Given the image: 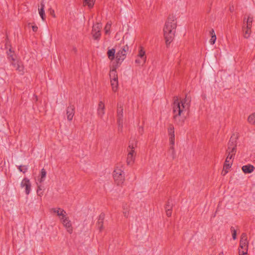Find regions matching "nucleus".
Segmentation results:
<instances>
[{"label": "nucleus", "instance_id": "1", "mask_svg": "<svg viewBox=\"0 0 255 255\" xmlns=\"http://www.w3.org/2000/svg\"><path fill=\"white\" fill-rule=\"evenodd\" d=\"M190 107V100L189 98H175L172 109L173 119L177 124L182 125L183 124L189 112Z\"/></svg>", "mask_w": 255, "mask_h": 255}, {"label": "nucleus", "instance_id": "2", "mask_svg": "<svg viewBox=\"0 0 255 255\" xmlns=\"http://www.w3.org/2000/svg\"><path fill=\"white\" fill-rule=\"evenodd\" d=\"M176 23V19L173 16L169 17L165 23L163 32L167 45L170 44L174 38Z\"/></svg>", "mask_w": 255, "mask_h": 255}, {"label": "nucleus", "instance_id": "3", "mask_svg": "<svg viewBox=\"0 0 255 255\" xmlns=\"http://www.w3.org/2000/svg\"><path fill=\"white\" fill-rule=\"evenodd\" d=\"M237 136L236 134H233L230 138L228 143V147L227 150V157L226 159H234L235 158H238L236 156V145H237Z\"/></svg>", "mask_w": 255, "mask_h": 255}, {"label": "nucleus", "instance_id": "4", "mask_svg": "<svg viewBox=\"0 0 255 255\" xmlns=\"http://www.w3.org/2000/svg\"><path fill=\"white\" fill-rule=\"evenodd\" d=\"M249 241H248L247 235L245 233L242 234L240 241L239 253L243 255L247 254L248 252Z\"/></svg>", "mask_w": 255, "mask_h": 255}, {"label": "nucleus", "instance_id": "5", "mask_svg": "<svg viewBox=\"0 0 255 255\" xmlns=\"http://www.w3.org/2000/svg\"><path fill=\"white\" fill-rule=\"evenodd\" d=\"M115 183L119 186L122 185L125 181V174L123 170L117 167L113 173Z\"/></svg>", "mask_w": 255, "mask_h": 255}, {"label": "nucleus", "instance_id": "6", "mask_svg": "<svg viewBox=\"0 0 255 255\" xmlns=\"http://www.w3.org/2000/svg\"><path fill=\"white\" fill-rule=\"evenodd\" d=\"M110 77L111 79V85L112 90L114 92L117 91L119 87V82L118 74L115 69L111 70L110 72Z\"/></svg>", "mask_w": 255, "mask_h": 255}, {"label": "nucleus", "instance_id": "7", "mask_svg": "<svg viewBox=\"0 0 255 255\" xmlns=\"http://www.w3.org/2000/svg\"><path fill=\"white\" fill-rule=\"evenodd\" d=\"M146 61V56L145 55V51L143 47L140 46L138 48V54L135 60V63L138 65H143Z\"/></svg>", "mask_w": 255, "mask_h": 255}, {"label": "nucleus", "instance_id": "8", "mask_svg": "<svg viewBox=\"0 0 255 255\" xmlns=\"http://www.w3.org/2000/svg\"><path fill=\"white\" fill-rule=\"evenodd\" d=\"M128 46L126 45L117 53L116 58L118 63H121L125 60L128 51Z\"/></svg>", "mask_w": 255, "mask_h": 255}, {"label": "nucleus", "instance_id": "9", "mask_svg": "<svg viewBox=\"0 0 255 255\" xmlns=\"http://www.w3.org/2000/svg\"><path fill=\"white\" fill-rule=\"evenodd\" d=\"M118 124V130L122 132L123 128V106L121 105H118L117 109Z\"/></svg>", "mask_w": 255, "mask_h": 255}, {"label": "nucleus", "instance_id": "10", "mask_svg": "<svg viewBox=\"0 0 255 255\" xmlns=\"http://www.w3.org/2000/svg\"><path fill=\"white\" fill-rule=\"evenodd\" d=\"M136 146V142L132 140L130 141L129 145L128 148V159H131L132 158L135 157V153L134 151V148Z\"/></svg>", "mask_w": 255, "mask_h": 255}, {"label": "nucleus", "instance_id": "11", "mask_svg": "<svg viewBox=\"0 0 255 255\" xmlns=\"http://www.w3.org/2000/svg\"><path fill=\"white\" fill-rule=\"evenodd\" d=\"M102 28V24L100 23H97L93 26L92 35L95 39H98L101 36V29Z\"/></svg>", "mask_w": 255, "mask_h": 255}, {"label": "nucleus", "instance_id": "12", "mask_svg": "<svg viewBox=\"0 0 255 255\" xmlns=\"http://www.w3.org/2000/svg\"><path fill=\"white\" fill-rule=\"evenodd\" d=\"M21 188H25V192L26 195H28L31 190V183L29 180L27 178H24L20 183Z\"/></svg>", "mask_w": 255, "mask_h": 255}, {"label": "nucleus", "instance_id": "13", "mask_svg": "<svg viewBox=\"0 0 255 255\" xmlns=\"http://www.w3.org/2000/svg\"><path fill=\"white\" fill-rule=\"evenodd\" d=\"M60 220H61L63 226L67 229V232L71 234L73 230L71 221L67 217H66V216H65L64 217L61 218Z\"/></svg>", "mask_w": 255, "mask_h": 255}, {"label": "nucleus", "instance_id": "14", "mask_svg": "<svg viewBox=\"0 0 255 255\" xmlns=\"http://www.w3.org/2000/svg\"><path fill=\"white\" fill-rule=\"evenodd\" d=\"M105 104L102 101H100L99 103L98 109H97V115L101 119H103L104 116L105 114Z\"/></svg>", "mask_w": 255, "mask_h": 255}, {"label": "nucleus", "instance_id": "15", "mask_svg": "<svg viewBox=\"0 0 255 255\" xmlns=\"http://www.w3.org/2000/svg\"><path fill=\"white\" fill-rule=\"evenodd\" d=\"M67 118L68 121H71L74 115V107L73 106H69L67 109Z\"/></svg>", "mask_w": 255, "mask_h": 255}, {"label": "nucleus", "instance_id": "16", "mask_svg": "<svg viewBox=\"0 0 255 255\" xmlns=\"http://www.w3.org/2000/svg\"><path fill=\"white\" fill-rule=\"evenodd\" d=\"M51 211L53 213H56L60 219H61V218L64 217V216H66L67 214L65 211L60 208H52Z\"/></svg>", "mask_w": 255, "mask_h": 255}, {"label": "nucleus", "instance_id": "17", "mask_svg": "<svg viewBox=\"0 0 255 255\" xmlns=\"http://www.w3.org/2000/svg\"><path fill=\"white\" fill-rule=\"evenodd\" d=\"M45 4L43 0H42L40 3V7L38 8V13L42 20H45V11H44Z\"/></svg>", "mask_w": 255, "mask_h": 255}, {"label": "nucleus", "instance_id": "18", "mask_svg": "<svg viewBox=\"0 0 255 255\" xmlns=\"http://www.w3.org/2000/svg\"><path fill=\"white\" fill-rule=\"evenodd\" d=\"M242 169L243 171L245 174H248V173H251L252 172H253V171L255 169V167L253 165H252L251 164H247L246 165H244L242 167Z\"/></svg>", "mask_w": 255, "mask_h": 255}, {"label": "nucleus", "instance_id": "19", "mask_svg": "<svg viewBox=\"0 0 255 255\" xmlns=\"http://www.w3.org/2000/svg\"><path fill=\"white\" fill-rule=\"evenodd\" d=\"M16 69L21 74H23L24 73V68L20 61H17L15 63L13 64Z\"/></svg>", "mask_w": 255, "mask_h": 255}, {"label": "nucleus", "instance_id": "20", "mask_svg": "<svg viewBox=\"0 0 255 255\" xmlns=\"http://www.w3.org/2000/svg\"><path fill=\"white\" fill-rule=\"evenodd\" d=\"M115 53H116V50L114 48L109 49L108 50L107 54H108V57L110 60H112L115 58Z\"/></svg>", "mask_w": 255, "mask_h": 255}, {"label": "nucleus", "instance_id": "21", "mask_svg": "<svg viewBox=\"0 0 255 255\" xmlns=\"http://www.w3.org/2000/svg\"><path fill=\"white\" fill-rule=\"evenodd\" d=\"M95 0H84L83 1V5L84 6L87 5L89 8L93 7L95 3Z\"/></svg>", "mask_w": 255, "mask_h": 255}, {"label": "nucleus", "instance_id": "22", "mask_svg": "<svg viewBox=\"0 0 255 255\" xmlns=\"http://www.w3.org/2000/svg\"><path fill=\"white\" fill-rule=\"evenodd\" d=\"M253 18L252 17L249 16L247 19L245 18L244 22L246 23V26L249 28H251L252 23L253 22Z\"/></svg>", "mask_w": 255, "mask_h": 255}, {"label": "nucleus", "instance_id": "23", "mask_svg": "<svg viewBox=\"0 0 255 255\" xmlns=\"http://www.w3.org/2000/svg\"><path fill=\"white\" fill-rule=\"evenodd\" d=\"M104 217L105 215L104 214H101L99 216V218L98 220V225L100 231H102L103 229V223Z\"/></svg>", "mask_w": 255, "mask_h": 255}, {"label": "nucleus", "instance_id": "24", "mask_svg": "<svg viewBox=\"0 0 255 255\" xmlns=\"http://www.w3.org/2000/svg\"><path fill=\"white\" fill-rule=\"evenodd\" d=\"M210 34H211V38L210 39L209 42L211 44L213 45L215 43L216 40V36L213 29L210 31Z\"/></svg>", "mask_w": 255, "mask_h": 255}, {"label": "nucleus", "instance_id": "25", "mask_svg": "<svg viewBox=\"0 0 255 255\" xmlns=\"http://www.w3.org/2000/svg\"><path fill=\"white\" fill-rule=\"evenodd\" d=\"M232 165V160H225V162L224 164L223 168L226 170H228L231 167Z\"/></svg>", "mask_w": 255, "mask_h": 255}, {"label": "nucleus", "instance_id": "26", "mask_svg": "<svg viewBox=\"0 0 255 255\" xmlns=\"http://www.w3.org/2000/svg\"><path fill=\"white\" fill-rule=\"evenodd\" d=\"M244 37L245 38H248L251 35V28H249L246 26V29L244 30Z\"/></svg>", "mask_w": 255, "mask_h": 255}, {"label": "nucleus", "instance_id": "27", "mask_svg": "<svg viewBox=\"0 0 255 255\" xmlns=\"http://www.w3.org/2000/svg\"><path fill=\"white\" fill-rule=\"evenodd\" d=\"M46 171H45V170L43 168L41 170V178L40 179V183H42V182H43L45 180V178L46 177Z\"/></svg>", "mask_w": 255, "mask_h": 255}, {"label": "nucleus", "instance_id": "28", "mask_svg": "<svg viewBox=\"0 0 255 255\" xmlns=\"http://www.w3.org/2000/svg\"><path fill=\"white\" fill-rule=\"evenodd\" d=\"M169 137H174V128L173 126H170L168 129Z\"/></svg>", "mask_w": 255, "mask_h": 255}, {"label": "nucleus", "instance_id": "29", "mask_svg": "<svg viewBox=\"0 0 255 255\" xmlns=\"http://www.w3.org/2000/svg\"><path fill=\"white\" fill-rule=\"evenodd\" d=\"M248 121L250 123L255 125V113L249 116Z\"/></svg>", "mask_w": 255, "mask_h": 255}, {"label": "nucleus", "instance_id": "30", "mask_svg": "<svg viewBox=\"0 0 255 255\" xmlns=\"http://www.w3.org/2000/svg\"><path fill=\"white\" fill-rule=\"evenodd\" d=\"M17 167L18 170L23 173H25L27 170V167L26 165H18L17 166Z\"/></svg>", "mask_w": 255, "mask_h": 255}, {"label": "nucleus", "instance_id": "31", "mask_svg": "<svg viewBox=\"0 0 255 255\" xmlns=\"http://www.w3.org/2000/svg\"><path fill=\"white\" fill-rule=\"evenodd\" d=\"M112 23L111 22H108L105 27V33L108 34L110 33V30L111 28Z\"/></svg>", "mask_w": 255, "mask_h": 255}, {"label": "nucleus", "instance_id": "32", "mask_svg": "<svg viewBox=\"0 0 255 255\" xmlns=\"http://www.w3.org/2000/svg\"><path fill=\"white\" fill-rule=\"evenodd\" d=\"M231 231L232 233L233 239L234 240H236L237 239V232H236V230L234 229V228L233 227H232L231 228Z\"/></svg>", "mask_w": 255, "mask_h": 255}, {"label": "nucleus", "instance_id": "33", "mask_svg": "<svg viewBox=\"0 0 255 255\" xmlns=\"http://www.w3.org/2000/svg\"><path fill=\"white\" fill-rule=\"evenodd\" d=\"M169 141L170 144V148L173 149V146L174 145V137L170 136Z\"/></svg>", "mask_w": 255, "mask_h": 255}, {"label": "nucleus", "instance_id": "34", "mask_svg": "<svg viewBox=\"0 0 255 255\" xmlns=\"http://www.w3.org/2000/svg\"><path fill=\"white\" fill-rule=\"evenodd\" d=\"M172 207H170V208H168V207H165L166 213L168 217H170L171 216L172 212H171Z\"/></svg>", "mask_w": 255, "mask_h": 255}, {"label": "nucleus", "instance_id": "35", "mask_svg": "<svg viewBox=\"0 0 255 255\" xmlns=\"http://www.w3.org/2000/svg\"><path fill=\"white\" fill-rule=\"evenodd\" d=\"M37 193L38 196H42L43 195V191L41 187V186H38V189L37 190Z\"/></svg>", "mask_w": 255, "mask_h": 255}, {"label": "nucleus", "instance_id": "36", "mask_svg": "<svg viewBox=\"0 0 255 255\" xmlns=\"http://www.w3.org/2000/svg\"><path fill=\"white\" fill-rule=\"evenodd\" d=\"M229 171L228 170H225L224 168H223V171L222 172V175L223 176H225V175H226L228 173Z\"/></svg>", "mask_w": 255, "mask_h": 255}, {"label": "nucleus", "instance_id": "37", "mask_svg": "<svg viewBox=\"0 0 255 255\" xmlns=\"http://www.w3.org/2000/svg\"><path fill=\"white\" fill-rule=\"evenodd\" d=\"M32 29L34 32H36L38 30V27L36 25H32Z\"/></svg>", "mask_w": 255, "mask_h": 255}, {"label": "nucleus", "instance_id": "38", "mask_svg": "<svg viewBox=\"0 0 255 255\" xmlns=\"http://www.w3.org/2000/svg\"><path fill=\"white\" fill-rule=\"evenodd\" d=\"M165 207H168V208H170V207H172V204H170V202L168 201Z\"/></svg>", "mask_w": 255, "mask_h": 255}, {"label": "nucleus", "instance_id": "39", "mask_svg": "<svg viewBox=\"0 0 255 255\" xmlns=\"http://www.w3.org/2000/svg\"><path fill=\"white\" fill-rule=\"evenodd\" d=\"M124 214L125 217H128V215H127V212H124Z\"/></svg>", "mask_w": 255, "mask_h": 255}, {"label": "nucleus", "instance_id": "40", "mask_svg": "<svg viewBox=\"0 0 255 255\" xmlns=\"http://www.w3.org/2000/svg\"><path fill=\"white\" fill-rule=\"evenodd\" d=\"M239 255H248V252L247 253V254H244V255H243V254H241V253H239Z\"/></svg>", "mask_w": 255, "mask_h": 255}, {"label": "nucleus", "instance_id": "41", "mask_svg": "<svg viewBox=\"0 0 255 255\" xmlns=\"http://www.w3.org/2000/svg\"><path fill=\"white\" fill-rule=\"evenodd\" d=\"M133 160H128V161L127 162L128 164H129L131 162H132Z\"/></svg>", "mask_w": 255, "mask_h": 255}, {"label": "nucleus", "instance_id": "42", "mask_svg": "<svg viewBox=\"0 0 255 255\" xmlns=\"http://www.w3.org/2000/svg\"><path fill=\"white\" fill-rule=\"evenodd\" d=\"M219 255H224V253L223 252H221V253H219Z\"/></svg>", "mask_w": 255, "mask_h": 255}, {"label": "nucleus", "instance_id": "43", "mask_svg": "<svg viewBox=\"0 0 255 255\" xmlns=\"http://www.w3.org/2000/svg\"><path fill=\"white\" fill-rule=\"evenodd\" d=\"M140 130L142 131L143 130V128L142 127L140 128H139V131L140 132Z\"/></svg>", "mask_w": 255, "mask_h": 255}, {"label": "nucleus", "instance_id": "44", "mask_svg": "<svg viewBox=\"0 0 255 255\" xmlns=\"http://www.w3.org/2000/svg\"><path fill=\"white\" fill-rule=\"evenodd\" d=\"M230 11H233V10H234V9H233V8H232L231 7H230Z\"/></svg>", "mask_w": 255, "mask_h": 255}]
</instances>
